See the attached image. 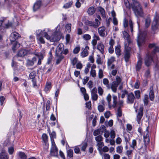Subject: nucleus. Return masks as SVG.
I'll use <instances>...</instances> for the list:
<instances>
[{"label":"nucleus","instance_id":"4468645a","mask_svg":"<svg viewBox=\"0 0 159 159\" xmlns=\"http://www.w3.org/2000/svg\"><path fill=\"white\" fill-rule=\"evenodd\" d=\"M30 51L26 49H21L19 51L17 55L19 57H24L30 53Z\"/></svg>","mask_w":159,"mask_h":159},{"label":"nucleus","instance_id":"dca6fc26","mask_svg":"<svg viewBox=\"0 0 159 159\" xmlns=\"http://www.w3.org/2000/svg\"><path fill=\"white\" fill-rule=\"evenodd\" d=\"M50 154L53 156L57 157V156L58 149L56 145L52 146L50 150Z\"/></svg>","mask_w":159,"mask_h":159},{"label":"nucleus","instance_id":"423d86ee","mask_svg":"<svg viewBox=\"0 0 159 159\" xmlns=\"http://www.w3.org/2000/svg\"><path fill=\"white\" fill-rule=\"evenodd\" d=\"M95 21L94 22L86 20L85 21V23L86 25L92 26L94 28H97L100 25V22L97 19H95Z\"/></svg>","mask_w":159,"mask_h":159},{"label":"nucleus","instance_id":"a18cd8bd","mask_svg":"<svg viewBox=\"0 0 159 159\" xmlns=\"http://www.w3.org/2000/svg\"><path fill=\"white\" fill-rule=\"evenodd\" d=\"M155 64V70L156 71L159 70V62L158 60L154 62Z\"/></svg>","mask_w":159,"mask_h":159},{"label":"nucleus","instance_id":"ea45409f","mask_svg":"<svg viewBox=\"0 0 159 159\" xmlns=\"http://www.w3.org/2000/svg\"><path fill=\"white\" fill-rule=\"evenodd\" d=\"M148 95L145 94L144 95V99H143V102L144 105L147 106L148 102Z\"/></svg>","mask_w":159,"mask_h":159},{"label":"nucleus","instance_id":"bb28decb","mask_svg":"<svg viewBox=\"0 0 159 159\" xmlns=\"http://www.w3.org/2000/svg\"><path fill=\"white\" fill-rule=\"evenodd\" d=\"M151 22V20L150 18L148 16L145 19V26L146 28H148L150 25Z\"/></svg>","mask_w":159,"mask_h":159},{"label":"nucleus","instance_id":"c03bdc74","mask_svg":"<svg viewBox=\"0 0 159 159\" xmlns=\"http://www.w3.org/2000/svg\"><path fill=\"white\" fill-rule=\"evenodd\" d=\"M134 94L135 95V98H136L138 99H139L140 98V92L139 90H138L134 91Z\"/></svg>","mask_w":159,"mask_h":159},{"label":"nucleus","instance_id":"5fc2aeb1","mask_svg":"<svg viewBox=\"0 0 159 159\" xmlns=\"http://www.w3.org/2000/svg\"><path fill=\"white\" fill-rule=\"evenodd\" d=\"M124 3L127 8L129 9L131 8V5H130L128 0H124Z\"/></svg>","mask_w":159,"mask_h":159},{"label":"nucleus","instance_id":"69168bd1","mask_svg":"<svg viewBox=\"0 0 159 159\" xmlns=\"http://www.w3.org/2000/svg\"><path fill=\"white\" fill-rule=\"evenodd\" d=\"M71 25L70 24H68L65 26L68 32H70L71 31Z\"/></svg>","mask_w":159,"mask_h":159},{"label":"nucleus","instance_id":"864d4df0","mask_svg":"<svg viewBox=\"0 0 159 159\" xmlns=\"http://www.w3.org/2000/svg\"><path fill=\"white\" fill-rule=\"evenodd\" d=\"M98 108L100 112H102L105 110V107L103 105H99L98 106Z\"/></svg>","mask_w":159,"mask_h":159},{"label":"nucleus","instance_id":"c85d7f7f","mask_svg":"<svg viewBox=\"0 0 159 159\" xmlns=\"http://www.w3.org/2000/svg\"><path fill=\"white\" fill-rule=\"evenodd\" d=\"M116 115L117 119L119 120L118 117H121L122 115V110L120 107H118L117 108L116 112Z\"/></svg>","mask_w":159,"mask_h":159},{"label":"nucleus","instance_id":"f704fd0d","mask_svg":"<svg viewBox=\"0 0 159 159\" xmlns=\"http://www.w3.org/2000/svg\"><path fill=\"white\" fill-rule=\"evenodd\" d=\"M98 10L99 11L103 17H105V10L101 7H99Z\"/></svg>","mask_w":159,"mask_h":159},{"label":"nucleus","instance_id":"1a4fd4ad","mask_svg":"<svg viewBox=\"0 0 159 159\" xmlns=\"http://www.w3.org/2000/svg\"><path fill=\"white\" fill-rule=\"evenodd\" d=\"M135 97L133 93H129L127 96V102L128 104L133 103L134 101Z\"/></svg>","mask_w":159,"mask_h":159},{"label":"nucleus","instance_id":"c9c22d12","mask_svg":"<svg viewBox=\"0 0 159 159\" xmlns=\"http://www.w3.org/2000/svg\"><path fill=\"white\" fill-rule=\"evenodd\" d=\"M111 96L109 94L107 96L106 98L108 102V106L110 108H111Z\"/></svg>","mask_w":159,"mask_h":159},{"label":"nucleus","instance_id":"2eb2a0df","mask_svg":"<svg viewBox=\"0 0 159 159\" xmlns=\"http://www.w3.org/2000/svg\"><path fill=\"white\" fill-rule=\"evenodd\" d=\"M105 30L106 28L104 26L101 27L98 29V33L100 36L104 37L107 35V34H105Z\"/></svg>","mask_w":159,"mask_h":159},{"label":"nucleus","instance_id":"8fccbe9b","mask_svg":"<svg viewBox=\"0 0 159 159\" xmlns=\"http://www.w3.org/2000/svg\"><path fill=\"white\" fill-rule=\"evenodd\" d=\"M27 41L30 43L34 42L35 41L34 37L32 35H30L29 38L27 39Z\"/></svg>","mask_w":159,"mask_h":159},{"label":"nucleus","instance_id":"cd10ccee","mask_svg":"<svg viewBox=\"0 0 159 159\" xmlns=\"http://www.w3.org/2000/svg\"><path fill=\"white\" fill-rule=\"evenodd\" d=\"M115 51L118 57H119L121 54L120 53L121 50L120 46L118 45L116 47Z\"/></svg>","mask_w":159,"mask_h":159},{"label":"nucleus","instance_id":"b1692460","mask_svg":"<svg viewBox=\"0 0 159 159\" xmlns=\"http://www.w3.org/2000/svg\"><path fill=\"white\" fill-rule=\"evenodd\" d=\"M119 84L116 82H113L111 83V85L110 88H111L112 90L114 93H116L117 90V88Z\"/></svg>","mask_w":159,"mask_h":159},{"label":"nucleus","instance_id":"e433bc0d","mask_svg":"<svg viewBox=\"0 0 159 159\" xmlns=\"http://www.w3.org/2000/svg\"><path fill=\"white\" fill-rule=\"evenodd\" d=\"M19 156L21 159H27V156L24 152H20L19 153Z\"/></svg>","mask_w":159,"mask_h":159},{"label":"nucleus","instance_id":"7c9ffc66","mask_svg":"<svg viewBox=\"0 0 159 159\" xmlns=\"http://www.w3.org/2000/svg\"><path fill=\"white\" fill-rule=\"evenodd\" d=\"M95 11L94 8L92 7L88 8L87 12L89 15H92L95 13Z\"/></svg>","mask_w":159,"mask_h":159},{"label":"nucleus","instance_id":"4c0bfd02","mask_svg":"<svg viewBox=\"0 0 159 159\" xmlns=\"http://www.w3.org/2000/svg\"><path fill=\"white\" fill-rule=\"evenodd\" d=\"M36 71H33L31 72L29 75L30 78L31 79H35V78L36 75Z\"/></svg>","mask_w":159,"mask_h":159},{"label":"nucleus","instance_id":"680f3d73","mask_svg":"<svg viewBox=\"0 0 159 159\" xmlns=\"http://www.w3.org/2000/svg\"><path fill=\"white\" fill-rule=\"evenodd\" d=\"M80 48L79 47H76L73 50V52L75 54H77L80 51Z\"/></svg>","mask_w":159,"mask_h":159},{"label":"nucleus","instance_id":"49530a36","mask_svg":"<svg viewBox=\"0 0 159 159\" xmlns=\"http://www.w3.org/2000/svg\"><path fill=\"white\" fill-rule=\"evenodd\" d=\"M81 146V150L83 151H85L87 146V143L86 142H83L82 143Z\"/></svg>","mask_w":159,"mask_h":159},{"label":"nucleus","instance_id":"4d7b16f0","mask_svg":"<svg viewBox=\"0 0 159 159\" xmlns=\"http://www.w3.org/2000/svg\"><path fill=\"white\" fill-rule=\"evenodd\" d=\"M122 94L121 95V98H124L125 96V95H127V96L128 95L129 93L126 90H122Z\"/></svg>","mask_w":159,"mask_h":159},{"label":"nucleus","instance_id":"9b49d317","mask_svg":"<svg viewBox=\"0 0 159 159\" xmlns=\"http://www.w3.org/2000/svg\"><path fill=\"white\" fill-rule=\"evenodd\" d=\"M123 38L125 39L126 42L128 43L129 44L132 43V41L130 38L129 35L126 31H124L123 32Z\"/></svg>","mask_w":159,"mask_h":159},{"label":"nucleus","instance_id":"412c9836","mask_svg":"<svg viewBox=\"0 0 159 159\" xmlns=\"http://www.w3.org/2000/svg\"><path fill=\"white\" fill-rule=\"evenodd\" d=\"M8 154L4 150H2L0 153V159H8Z\"/></svg>","mask_w":159,"mask_h":159},{"label":"nucleus","instance_id":"a211bd4d","mask_svg":"<svg viewBox=\"0 0 159 159\" xmlns=\"http://www.w3.org/2000/svg\"><path fill=\"white\" fill-rule=\"evenodd\" d=\"M153 86L154 85L152 84V85L149 88V98L150 100L153 101L154 98V94L153 90Z\"/></svg>","mask_w":159,"mask_h":159},{"label":"nucleus","instance_id":"e2e57ef3","mask_svg":"<svg viewBox=\"0 0 159 159\" xmlns=\"http://www.w3.org/2000/svg\"><path fill=\"white\" fill-rule=\"evenodd\" d=\"M128 21L125 18L123 20V25L125 28H126L128 27Z\"/></svg>","mask_w":159,"mask_h":159},{"label":"nucleus","instance_id":"2f4dec72","mask_svg":"<svg viewBox=\"0 0 159 159\" xmlns=\"http://www.w3.org/2000/svg\"><path fill=\"white\" fill-rule=\"evenodd\" d=\"M130 57V53L129 52H125L124 58L125 61L128 62Z\"/></svg>","mask_w":159,"mask_h":159},{"label":"nucleus","instance_id":"f257e3e1","mask_svg":"<svg viewBox=\"0 0 159 159\" xmlns=\"http://www.w3.org/2000/svg\"><path fill=\"white\" fill-rule=\"evenodd\" d=\"M131 8L136 17H143L144 16V12L139 2L134 1L131 4Z\"/></svg>","mask_w":159,"mask_h":159},{"label":"nucleus","instance_id":"20e7f679","mask_svg":"<svg viewBox=\"0 0 159 159\" xmlns=\"http://www.w3.org/2000/svg\"><path fill=\"white\" fill-rule=\"evenodd\" d=\"M147 34V32L146 31L139 32L137 39L138 44L139 47L144 43Z\"/></svg>","mask_w":159,"mask_h":159},{"label":"nucleus","instance_id":"473e14b6","mask_svg":"<svg viewBox=\"0 0 159 159\" xmlns=\"http://www.w3.org/2000/svg\"><path fill=\"white\" fill-rule=\"evenodd\" d=\"M103 83L105 85L108 89L110 88V86L109 84V80L107 78H104L103 80Z\"/></svg>","mask_w":159,"mask_h":159},{"label":"nucleus","instance_id":"f8f14e48","mask_svg":"<svg viewBox=\"0 0 159 159\" xmlns=\"http://www.w3.org/2000/svg\"><path fill=\"white\" fill-rule=\"evenodd\" d=\"M41 32V30H39L36 31V34L37 39L38 40L40 43L42 44H44L45 41L43 37L40 35V33Z\"/></svg>","mask_w":159,"mask_h":159},{"label":"nucleus","instance_id":"7ed1b4c3","mask_svg":"<svg viewBox=\"0 0 159 159\" xmlns=\"http://www.w3.org/2000/svg\"><path fill=\"white\" fill-rule=\"evenodd\" d=\"M159 25V16L156 13L151 26L152 32L153 34H155L158 31Z\"/></svg>","mask_w":159,"mask_h":159},{"label":"nucleus","instance_id":"052dcab7","mask_svg":"<svg viewBox=\"0 0 159 159\" xmlns=\"http://www.w3.org/2000/svg\"><path fill=\"white\" fill-rule=\"evenodd\" d=\"M102 137L101 135H99L95 138V140L98 142L102 141Z\"/></svg>","mask_w":159,"mask_h":159},{"label":"nucleus","instance_id":"774afa93","mask_svg":"<svg viewBox=\"0 0 159 159\" xmlns=\"http://www.w3.org/2000/svg\"><path fill=\"white\" fill-rule=\"evenodd\" d=\"M77 58L76 57L73 58V59L71 60V63L73 66H74L77 63Z\"/></svg>","mask_w":159,"mask_h":159},{"label":"nucleus","instance_id":"3c124183","mask_svg":"<svg viewBox=\"0 0 159 159\" xmlns=\"http://www.w3.org/2000/svg\"><path fill=\"white\" fill-rule=\"evenodd\" d=\"M82 37L83 39L86 41L90 40L91 38L90 35L88 34H84L83 36Z\"/></svg>","mask_w":159,"mask_h":159},{"label":"nucleus","instance_id":"72a5a7b5","mask_svg":"<svg viewBox=\"0 0 159 159\" xmlns=\"http://www.w3.org/2000/svg\"><path fill=\"white\" fill-rule=\"evenodd\" d=\"M40 35L41 36H44L47 40L49 38V35L45 31V30L43 31L41 30V33H40Z\"/></svg>","mask_w":159,"mask_h":159},{"label":"nucleus","instance_id":"a878e982","mask_svg":"<svg viewBox=\"0 0 159 159\" xmlns=\"http://www.w3.org/2000/svg\"><path fill=\"white\" fill-rule=\"evenodd\" d=\"M146 131H147V133H148V127L146 129ZM147 135L148 134H147L146 136H144L143 137L144 141V142L145 145L146 146V145L149 143V139L148 138Z\"/></svg>","mask_w":159,"mask_h":159},{"label":"nucleus","instance_id":"37998d69","mask_svg":"<svg viewBox=\"0 0 159 159\" xmlns=\"http://www.w3.org/2000/svg\"><path fill=\"white\" fill-rule=\"evenodd\" d=\"M51 83L50 82H47L46 85L44 90L46 92L48 91L51 88Z\"/></svg>","mask_w":159,"mask_h":159},{"label":"nucleus","instance_id":"bf43d9fd","mask_svg":"<svg viewBox=\"0 0 159 159\" xmlns=\"http://www.w3.org/2000/svg\"><path fill=\"white\" fill-rule=\"evenodd\" d=\"M42 137L44 143H46L48 141V136L46 134H43L42 135Z\"/></svg>","mask_w":159,"mask_h":159},{"label":"nucleus","instance_id":"5701e85b","mask_svg":"<svg viewBox=\"0 0 159 159\" xmlns=\"http://www.w3.org/2000/svg\"><path fill=\"white\" fill-rule=\"evenodd\" d=\"M64 47V45L62 44H60L56 48L55 53H62V49Z\"/></svg>","mask_w":159,"mask_h":159},{"label":"nucleus","instance_id":"9d476101","mask_svg":"<svg viewBox=\"0 0 159 159\" xmlns=\"http://www.w3.org/2000/svg\"><path fill=\"white\" fill-rule=\"evenodd\" d=\"M143 107H140L137 116V121L138 123L139 124L140 123L141 119L143 115Z\"/></svg>","mask_w":159,"mask_h":159},{"label":"nucleus","instance_id":"13d9d810","mask_svg":"<svg viewBox=\"0 0 159 159\" xmlns=\"http://www.w3.org/2000/svg\"><path fill=\"white\" fill-rule=\"evenodd\" d=\"M26 64L27 66H32L34 63L32 60L29 59H27L26 60Z\"/></svg>","mask_w":159,"mask_h":159},{"label":"nucleus","instance_id":"ddd939ff","mask_svg":"<svg viewBox=\"0 0 159 159\" xmlns=\"http://www.w3.org/2000/svg\"><path fill=\"white\" fill-rule=\"evenodd\" d=\"M55 57L56 58V64H59L64 57V56L62 55V53L59 52L55 53Z\"/></svg>","mask_w":159,"mask_h":159},{"label":"nucleus","instance_id":"09e8293b","mask_svg":"<svg viewBox=\"0 0 159 159\" xmlns=\"http://www.w3.org/2000/svg\"><path fill=\"white\" fill-rule=\"evenodd\" d=\"M113 82H116V83H117L119 85L122 83L121 82V78L118 75L116 76V81Z\"/></svg>","mask_w":159,"mask_h":159},{"label":"nucleus","instance_id":"338daca9","mask_svg":"<svg viewBox=\"0 0 159 159\" xmlns=\"http://www.w3.org/2000/svg\"><path fill=\"white\" fill-rule=\"evenodd\" d=\"M103 76V71L102 69H100L98 72V77L99 78L101 79Z\"/></svg>","mask_w":159,"mask_h":159},{"label":"nucleus","instance_id":"58836bf2","mask_svg":"<svg viewBox=\"0 0 159 159\" xmlns=\"http://www.w3.org/2000/svg\"><path fill=\"white\" fill-rule=\"evenodd\" d=\"M115 58L113 57H111V58L108 59L107 61V65L108 66H109L111 65L115 61Z\"/></svg>","mask_w":159,"mask_h":159},{"label":"nucleus","instance_id":"603ef678","mask_svg":"<svg viewBox=\"0 0 159 159\" xmlns=\"http://www.w3.org/2000/svg\"><path fill=\"white\" fill-rule=\"evenodd\" d=\"M116 152L120 154L122 152L123 148L122 146H118L116 148Z\"/></svg>","mask_w":159,"mask_h":159},{"label":"nucleus","instance_id":"4be33fe9","mask_svg":"<svg viewBox=\"0 0 159 159\" xmlns=\"http://www.w3.org/2000/svg\"><path fill=\"white\" fill-rule=\"evenodd\" d=\"M97 48L102 54H103L104 52V46L102 43H98Z\"/></svg>","mask_w":159,"mask_h":159},{"label":"nucleus","instance_id":"f3484780","mask_svg":"<svg viewBox=\"0 0 159 159\" xmlns=\"http://www.w3.org/2000/svg\"><path fill=\"white\" fill-rule=\"evenodd\" d=\"M142 64V59L141 58H138L137 63L135 66V69L136 71H139L141 68Z\"/></svg>","mask_w":159,"mask_h":159},{"label":"nucleus","instance_id":"aec40b11","mask_svg":"<svg viewBox=\"0 0 159 159\" xmlns=\"http://www.w3.org/2000/svg\"><path fill=\"white\" fill-rule=\"evenodd\" d=\"M89 48L88 46H85L83 51L81 53L80 55L82 57H84L88 55V52Z\"/></svg>","mask_w":159,"mask_h":159},{"label":"nucleus","instance_id":"c756f323","mask_svg":"<svg viewBox=\"0 0 159 159\" xmlns=\"http://www.w3.org/2000/svg\"><path fill=\"white\" fill-rule=\"evenodd\" d=\"M12 47V49L15 52L16 49L20 46V44L17 42L15 41Z\"/></svg>","mask_w":159,"mask_h":159},{"label":"nucleus","instance_id":"a19ab883","mask_svg":"<svg viewBox=\"0 0 159 159\" xmlns=\"http://www.w3.org/2000/svg\"><path fill=\"white\" fill-rule=\"evenodd\" d=\"M117 98L116 96L113 95V104L112 105V106L115 108L117 104Z\"/></svg>","mask_w":159,"mask_h":159},{"label":"nucleus","instance_id":"0eeeda50","mask_svg":"<svg viewBox=\"0 0 159 159\" xmlns=\"http://www.w3.org/2000/svg\"><path fill=\"white\" fill-rule=\"evenodd\" d=\"M34 55L37 56L39 59L37 65H40L41 63V61L43 60L44 57L45 56V51L43 50L39 52H36L35 53Z\"/></svg>","mask_w":159,"mask_h":159},{"label":"nucleus","instance_id":"de8ad7c7","mask_svg":"<svg viewBox=\"0 0 159 159\" xmlns=\"http://www.w3.org/2000/svg\"><path fill=\"white\" fill-rule=\"evenodd\" d=\"M73 150L71 149H69L67 151V155L69 157H73Z\"/></svg>","mask_w":159,"mask_h":159},{"label":"nucleus","instance_id":"6e6d98bb","mask_svg":"<svg viewBox=\"0 0 159 159\" xmlns=\"http://www.w3.org/2000/svg\"><path fill=\"white\" fill-rule=\"evenodd\" d=\"M129 27L130 29L131 32L132 33H133V22L131 20H130L129 21Z\"/></svg>","mask_w":159,"mask_h":159},{"label":"nucleus","instance_id":"39448f33","mask_svg":"<svg viewBox=\"0 0 159 159\" xmlns=\"http://www.w3.org/2000/svg\"><path fill=\"white\" fill-rule=\"evenodd\" d=\"M61 35L60 33L57 31L54 32L51 36H49L48 40L52 42H56L58 41L61 39Z\"/></svg>","mask_w":159,"mask_h":159},{"label":"nucleus","instance_id":"0e129e2a","mask_svg":"<svg viewBox=\"0 0 159 159\" xmlns=\"http://www.w3.org/2000/svg\"><path fill=\"white\" fill-rule=\"evenodd\" d=\"M98 93L100 95L102 96V95L103 93V90L101 87H99L98 88Z\"/></svg>","mask_w":159,"mask_h":159},{"label":"nucleus","instance_id":"6ab92c4d","mask_svg":"<svg viewBox=\"0 0 159 159\" xmlns=\"http://www.w3.org/2000/svg\"><path fill=\"white\" fill-rule=\"evenodd\" d=\"M42 4V2L40 0L37 1L34 4L33 6V10L34 11H36L39 9Z\"/></svg>","mask_w":159,"mask_h":159},{"label":"nucleus","instance_id":"f03ea898","mask_svg":"<svg viewBox=\"0 0 159 159\" xmlns=\"http://www.w3.org/2000/svg\"><path fill=\"white\" fill-rule=\"evenodd\" d=\"M159 52V48L157 47L150 54L147 53L146 54L144 58V63L146 66L148 67L152 65L153 62H154L153 60V56L156 52Z\"/></svg>","mask_w":159,"mask_h":159},{"label":"nucleus","instance_id":"393cba45","mask_svg":"<svg viewBox=\"0 0 159 159\" xmlns=\"http://www.w3.org/2000/svg\"><path fill=\"white\" fill-rule=\"evenodd\" d=\"M130 44H129L127 42H126V41H125V52H130V51L131 50V48L129 46Z\"/></svg>","mask_w":159,"mask_h":159},{"label":"nucleus","instance_id":"79ce46f5","mask_svg":"<svg viewBox=\"0 0 159 159\" xmlns=\"http://www.w3.org/2000/svg\"><path fill=\"white\" fill-rule=\"evenodd\" d=\"M72 1H71L69 2L66 3L64 5L63 7V8L66 9L69 8L71 7L72 4Z\"/></svg>","mask_w":159,"mask_h":159},{"label":"nucleus","instance_id":"6e6552de","mask_svg":"<svg viewBox=\"0 0 159 159\" xmlns=\"http://www.w3.org/2000/svg\"><path fill=\"white\" fill-rule=\"evenodd\" d=\"M20 37V35L16 32L11 33L10 37V40L11 43H12V42H15Z\"/></svg>","mask_w":159,"mask_h":159}]
</instances>
